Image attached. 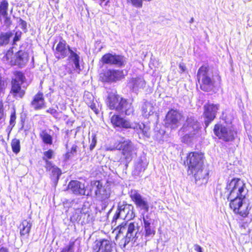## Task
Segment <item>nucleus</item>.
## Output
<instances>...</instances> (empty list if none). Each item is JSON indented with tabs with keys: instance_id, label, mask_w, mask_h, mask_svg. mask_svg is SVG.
<instances>
[{
	"instance_id": "nucleus-1",
	"label": "nucleus",
	"mask_w": 252,
	"mask_h": 252,
	"mask_svg": "<svg viewBox=\"0 0 252 252\" xmlns=\"http://www.w3.org/2000/svg\"><path fill=\"white\" fill-rule=\"evenodd\" d=\"M227 199L234 213L246 217L252 207V202L248 198V189L246 184L239 178H234L226 185Z\"/></svg>"
},
{
	"instance_id": "nucleus-2",
	"label": "nucleus",
	"mask_w": 252,
	"mask_h": 252,
	"mask_svg": "<svg viewBox=\"0 0 252 252\" xmlns=\"http://www.w3.org/2000/svg\"><path fill=\"white\" fill-rule=\"evenodd\" d=\"M187 163L189 167V174L194 176L196 182L201 180V184L207 183L209 173L204 168V155L202 153L196 152L189 153Z\"/></svg>"
},
{
	"instance_id": "nucleus-3",
	"label": "nucleus",
	"mask_w": 252,
	"mask_h": 252,
	"mask_svg": "<svg viewBox=\"0 0 252 252\" xmlns=\"http://www.w3.org/2000/svg\"><path fill=\"white\" fill-rule=\"evenodd\" d=\"M185 135L182 137V141L189 143L200 135V125L197 121L191 116H188L183 126Z\"/></svg>"
},
{
	"instance_id": "nucleus-4",
	"label": "nucleus",
	"mask_w": 252,
	"mask_h": 252,
	"mask_svg": "<svg viewBox=\"0 0 252 252\" xmlns=\"http://www.w3.org/2000/svg\"><path fill=\"white\" fill-rule=\"evenodd\" d=\"M197 79L200 88L203 91L209 92L215 87V79L212 72L207 66H201L197 72Z\"/></svg>"
},
{
	"instance_id": "nucleus-5",
	"label": "nucleus",
	"mask_w": 252,
	"mask_h": 252,
	"mask_svg": "<svg viewBox=\"0 0 252 252\" xmlns=\"http://www.w3.org/2000/svg\"><path fill=\"white\" fill-rule=\"evenodd\" d=\"M118 228L119 229V235L126 232L124 247L130 241L133 243L135 242L141 235V231H139L140 226L136 222H130L127 224L122 223Z\"/></svg>"
},
{
	"instance_id": "nucleus-6",
	"label": "nucleus",
	"mask_w": 252,
	"mask_h": 252,
	"mask_svg": "<svg viewBox=\"0 0 252 252\" xmlns=\"http://www.w3.org/2000/svg\"><path fill=\"white\" fill-rule=\"evenodd\" d=\"M112 124L115 126L125 128H133L137 131L138 133H142L144 136L149 137V128L143 123H136L131 124L130 122L119 115H113L111 119Z\"/></svg>"
},
{
	"instance_id": "nucleus-7",
	"label": "nucleus",
	"mask_w": 252,
	"mask_h": 252,
	"mask_svg": "<svg viewBox=\"0 0 252 252\" xmlns=\"http://www.w3.org/2000/svg\"><path fill=\"white\" fill-rule=\"evenodd\" d=\"M116 148L117 149L122 151L121 162H124L126 166H127V164L133 158L135 151L134 145L130 140L123 138L116 144Z\"/></svg>"
},
{
	"instance_id": "nucleus-8",
	"label": "nucleus",
	"mask_w": 252,
	"mask_h": 252,
	"mask_svg": "<svg viewBox=\"0 0 252 252\" xmlns=\"http://www.w3.org/2000/svg\"><path fill=\"white\" fill-rule=\"evenodd\" d=\"M214 132L219 139L224 142L233 141L237 134L232 126L227 124H217L214 128Z\"/></svg>"
},
{
	"instance_id": "nucleus-9",
	"label": "nucleus",
	"mask_w": 252,
	"mask_h": 252,
	"mask_svg": "<svg viewBox=\"0 0 252 252\" xmlns=\"http://www.w3.org/2000/svg\"><path fill=\"white\" fill-rule=\"evenodd\" d=\"M135 217L134 207L126 202H120L118 204L117 212L113 217L112 223L116 222V220L121 218L126 220H129Z\"/></svg>"
},
{
	"instance_id": "nucleus-10",
	"label": "nucleus",
	"mask_w": 252,
	"mask_h": 252,
	"mask_svg": "<svg viewBox=\"0 0 252 252\" xmlns=\"http://www.w3.org/2000/svg\"><path fill=\"white\" fill-rule=\"evenodd\" d=\"M130 197L137 208L142 211L147 213L149 210V203L146 198L143 197L136 190H132L130 192Z\"/></svg>"
},
{
	"instance_id": "nucleus-11",
	"label": "nucleus",
	"mask_w": 252,
	"mask_h": 252,
	"mask_svg": "<svg viewBox=\"0 0 252 252\" xmlns=\"http://www.w3.org/2000/svg\"><path fill=\"white\" fill-rule=\"evenodd\" d=\"M101 62L104 64L115 65L118 67L124 66L126 63V59L121 55L107 53L103 56Z\"/></svg>"
},
{
	"instance_id": "nucleus-12",
	"label": "nucleus",
	"mask_w": 252,
	"mask_h": 252,
	"mask_svg": "<svg viewBox=\"0 0 252 252\" xmlns=\"http://www.w3.org/2000/svg\"><path fill=\"white\" fill-rule=\"evenodd\" d=\"M93 189L94 190L95 195L99 200L104 201L110 197V188L108 186H103L99 181L93 182Z\"/></svg>"
},
{
	"instance_id": "nucleus-13",
	"label": "nucleus",
	"mask_w": 252,
	"mask_h": 252,
	"mask_svg": "<svg viewBox=\"0 0 252 252\" xmlns=\"http://www.w3.org/2000/svg\"><path fill=\"white\" fill-rule=\"evenodd\" d=\"M181 119L182 115L180 113L176 110L171 109L166 116L165 126L172 129L176 128L179 126Z\"/></svg>"
},
{
	"instance_id": "nucleus-14",
	"label": "nucleus",
	"mask_w": 252,
	"mask_h": 252,
	"mask_svg": "<svg viewBox=\"0 0 252 252\" xmlns=\"http://www.w3.org/2000/svg\"><path fill=\"white\" fill-rule=\"evenodd\" d=\"M127 74V72L126 70L109 69L104 73L102 79L104 81L108 82H117L123 79Z\"/></svg>"
},
{
	"instance_id": "nucleus-15",
	"label": "nucleus",
	"mask_w": 252,
	"mask_h": 252,
	"mask_svg": "<svg viewBox=\"0 0 252 252\" xmlns=\"http://www.w3.org/2000/svg\"><path fill=\"white\" fill-rule=\"evenodd\" d=\"M219 108V104L207 103L204 106V116L205 118L204 123L206 127L215 118L217 111Z\"/></svg>"
},
{
	"instance_id": "nucleus-16",
	"label": "nucleus",
	"mask_w": 252,
	"mask_h": 252,
	"mask_svg": "<svg viewBox=\"0 0 252 252\" xmlns=\"http://www.w3.org/2000/svg\"><path fill=\"white\" fill-rule=\"evenodd\" d=\"M73 48H71L64 40H61L57 44L54 55L56 58L62 59L66 57Z\"/></svg>"
},
{
	"instance_id": "nucleus-17",
	"label": "nucleus",
	"mask_w": 252,
	"mask_h": 252,
	"mask_svg": "<svg viewBox=\"0 0 252 252\" xmlns=\"http://www.w3.org/2000/svg\"><path fill=\"white\" fill-rule=\"evenodd\" d=\"M80 52L77 50L76 48H73L69 53L67 61L71 64L74 70L78 73L81 70L80 66Z\"/></svg>"
},
{
	"instance_id": "nucleus-18",
	"label": "nucleus",
	"mask_w": 252,
	"mask_h": 252,
	"mask_svg": "<svg viewBox=\"0 0 252 252\" xmlns=\"http://www.w3.org/2000/svg\"><path fill=\"white\" fill-rule=\"evenodd\" d=\"M28 60V54L26 52L20 50L15 55L14 60H11L10 62L12 65H16L20 67H23L27 64Z\"/></svg>"
},
{
	"instance_id": "nucleus-19",
	"label": "nucleus",
	"mask_w": 252,
	"mask_h": 252,
	"mask_svg": "<svg viewBox=\"0 0 252 252\" xmlns=\"http://www.w3.org/2000/svg\"><path fill=\"white\" fill-rule=\"evenodd\" d=\"M146 82L142 77L132 78L128 83V87L134 92L137 93L139 90L143 89Z\"/></svg>"
},
{
	"instance_id": "nucleus-20",
	"label": "nucleus",
	"mask_w": 252,
	"mask_h": 252,
	"mask_svg": "<svg viewBox=\"0 0 252 252\" xmlns=\"http://www.w3.org/2000/svg\"><path fill=\"white\" fill-rule=\"evenodd\" d=\"M68 189L76 195H85L84 184L76 180H73L68 185Z\"/></svg>"
},
{
	"instance_id": "nucleus-21",
	"label": "nucleus",
	"mask_w": 252,
	"mask_h": 252,
	"mask_svg": "<svg viewBox=\"0 0 252 252\" xmlns=\"http://www.w3.org/2000/svg\"><path fill=\"white\" fill-rule=\"evenodd\" d=\"M108 104L110 109L121 110L120 105L124 98L118 94H111L108 97Z\"/></svg>"
},
{
	"instance_id": "nucleus-22",
	"label": "nucleus",
	"mask_w": 252,
	"mask_h": 252,
	"mask_svg": "<svg viewBox=\"0 0 252 252\" xmlns=\"http://www.w3.org/2000/svg\"><path fill=\"white\" fill-rule=\"evenodd\" d=\"M112 243L109 240L103 239L97 241L95 246L96 252H112Z\"/></svg>"
},
{
	"instance_id": "nucleus-23",
	"label": "nucleus",
	"mask_w": 252,
	"mask_h": 252,
	"mask_svg": "<svg viewBox=\"0 0 252 252\" xmlns=\"http://www.w3.org/2000/svg\"><path fill=\"white\" fill-rule=\"evenodd\" d=\"M44 103L42 93H38L34 96L31 103V105L34 110H36L43 108L44 107Z\"/></svg>"
},
{
	"instance_id": "nucleus-24",
	"label": "nucleus",
	"mask_w": 252,
	"mask_h": 252,
	"mask_svg": "<svg viewBox=\"0 0 252 252\" xmlns=\"http://www.w3.org/2000/svg\"><path fill=\"white\" fill-rule=\"evenodd\" d=\"M11 84L10 93L16 98H22L25 94V91L21 89L22 84L11 82Z\"/></svg>"
},
{
	"instance_id": "nucleus-25",
	"label": "nucleus",
	"mask_w": 252,
	"mask_h": 252,
	"mask_svg": "<svg viewBox=\"0 0 252 252\" xmlns=\"http://www.w3.org/2000/svg\"><path fill=\"white\" fill-rule=\"evenodd\" d=\"M121 110H118V112L125 113L126 115L132 114L134 112V109L132 106V103L127 101L126 99H123L120 105Z\"/></svg>"
},
{
	"instance_id": "nucleus-26",
	"label": "nucleus",
	"mask_w": 252,
	"mask_h": 252,
	"mask_svg": "<svg viewBox=\"0 0 252 252\" xmlns=\"http://www.w3.org/2000/svg\"><path fill=\"white\" fill-rule=\"evenodd\" d=\"M84 99L92 110L96 114L98 113V109L96 108L95 103L94 102V97L93 94L89 92L85 93L84 95Z\"/></svg>"
},
{
	"instance_id": "nucleus-27",
	"label": "nucleus",
	"mask_w": 252,
	"mask_h": 252,
	"mask_svg": "<svg viewBox=\"0 0 252 252\" xmlns=\"http://www.w3.org/2000/svg\"><path fill=\"white\" fill-rule=\"evenodd\" d=\"M141 111L142 115L144 117L148 118L154 112V106L151 103L147 101L145 102L142 106Z\"/></svg>"
},
{
	"instance_id": "nucleus-28",
	"label": "nucleus",
	"mask_w": 252,
	"mask_h": 252,
	"mask_svg": "<svg viewBox=\"0 0 252 252\" xmlns=\"http://www.w3.org/2000/svg\"><path fill=\"white\" fill-rule=\"evenodd\" d=\"M32 225V224L30 221L24 220L20 225V234L21 235L28 234L30 232Z\"/></svg>"
},
{
	"instance_id": "nucleus-29",
	"label": "nucleus",
	"mask_w": 252,
	"mask_h": 252,
	"mask_svg": "<svg viewBox=\"0 0 252 252\" xmlns=\"http://www.w3.org/2000/svg\"><path fill=\"white\" fill-rule=\"evenodd\" d=\"M12 36V33L11 32H1L0 33V46L7 45L9 43L10 38Z\"/></svg>"
},
{
	"instance_id": "nucleus-30",
	"label": "nucleus",
	"mask_w": 252,
	"mask_h": 252,
	"mask_svg": "<svg viewBox=\"0 0 252 252\" xmlns=\"http://www.w3.org/2000/svg\"><path fill=\"white\" fill-rule=\"evenodd\" d=\"M151 224L152 223H148L144 224L145 237L146 238L153 237L156 233L155 228Z\"/></svg>"
},
{
	"instance_id": "nucleus-31",
	"label": "nucleus",
	"mask_w": 252,
	"mask_h": 252,
	"mask_svg": "<svg viewBox=\"0 0 252 252\" xmlns=\"http://www.w3.org/2000/svg\"><path fill=\"white\" fill-rule=\"evenodd\" d=\"M40 136L45 144L49 145H51L52 144V137L45 130H43L40 132Z\"/></svg>"
},
{
	"instance_id": "nucleus-32",
	"label": "nucleus",
	"mask_w": 252,
	"mask_h": 252,
	"mask_svg": "<svg viewBox=\"0 0 252 252\" xmlns=\"http://www.w3.org/2000/svg\"><path fill=\"white\" fill-rule=\"evenodd\" d=\"M8 3L5 0H2L0 3V15L6 16L8 15Z\"/></svg>"
},
{
	"instance_id": "nucleus-33",
	"label": "nucleus",
	"mask_w": 252,
	"mask_h": 252,
	"mask_svg": "<svg viewBox=\"0 0 252 252\" xmlns=\"http://www.w3.org/2000/svg\"><path fill=\"white\" fill-rule=\"evenodd\" d=\"M15 78L12 80V82L23 84L25 80L24 74L20 71H15L14 73Z\"/></svg>"
},
{
	"instance_id": "nucleus-34",
	"label": "nucleus",
	"mask_w": 252,
	"mask_h": 252,
	"mask_svg": "<svg viewBox=\"0 0 252 252\" xmlns=\"http://www.w3.org/2000/svg\"><path fill=\"white\" fill-rule=\"evenodd\" d=\"M11 145L12 151L14 153L18 154L19 153L20 151V142L19 139L16 138L12 139L11 141Z\"/></svg>"
},
{
	"instance_id": "nucleus-35",
	"label": "nucleus",
	"mask_w": 252,
	"mask_h": 252,
	"mask_svg": "<svg viewBox=\"0 0 252 252\" xmlns=\"http://www.w3.org/2000/svg\"><path fill=\"white\" fill-rule=\"evenodd\" d=\"M146 213H145L143 211H142L141 213V216L143 219L144 224L152 223L153 220L150 217V215L149 214H146Z\"/></svg>"
},
{
	"instance_id": "nucleus-36",
	"label": "nucleus",
	"mask_w": 252,
	"mask_h": 252,
	"mask_svg": "<svg viewBox=\"0 0 252 252\" xmlns=\"http://www.w3.org/2000/svg\"><path fill=\"white\" fill-rule=\"evenodd\" d=\"M51 170L53 177H55L57 180H58L60 176L62 174V172L60 169L57 167H52V168Z\"/></svg>"
},
{
	"instance_id": "nucleus-37",
	"label": "nucleus",
	"mask_w": 252,
	"mask_h": 252,
	"mask_svg": "<svg viewBox=\"0 0 252 252\" xmlns=\"http://www.w3.org/2000/svg\"><path fill=\"white\" fill-rule=\"evenodd\" d=\"M74 241H70L67 246L64 248L61 252H74Z\"/></svg>"
},
{
	"instance_id": "nucleus-38",
	"label": "nucleus",
	"mask_w": 252,
	"mask_h": 252,
	"mask_svg": "<svg viewBox=\"0 0 252 252\" xmlns=\"http://www.w3.org/2000/svg\"><path fill=\"white\" fill-rule=\"evenodd\" d=\"M147 164H144L142 160H140L136 166V169L139 173L144 171L146 168Z\"/></svg>"
},
{
	"instance_id": "nucleus-39",
	"label": "nucleus",
	"mask_w": 252,
	"mask_h": 252,
	"mask_svg": "<svg viewBox=\"0 0 252 252\" xmlns=\"http://www.w3.org/2000/svg\"><path fill=\"white\" fill-rule=\"evenodd\" d=\"M16 119V117L15 112H13L11 114V116H10V122H9L10 125L8 126V127L10 128L9 132L11 130V129H12V128L14 127V126L15 125Z\"/></svg>"
},
{
	"instance_id": "nucleus-40",
	"label": "nucleus",
	"mask_w": 252,
	"mask_h": 252,
	"mask_svg": "<svg viewBox=\"0 0 252 252\" xmlns=\"http://www.w3.org/2000/svg\"><path fill=\"white\" fill-rule=\"evenodd\" d=\"M4 19V25L7 28H9L10 26L12 24V22L11 21L10 18L8 16V15H6V16H2Z\"/></svg>"
},
{
	"instance_id": "nucleus-41",
	"label": "nucleus",
	"mask_w": 252,
	"mask_h": 252,
	"mask_svg": "<svg viewBox=\"0 0 252 252\" xmlns=\"http://www.w3.org/2000/svg\"><path fill=\"white\" fill-rule=\"evenodd\" d=\"M77 146L76 145H73L70 153H67L66 154V157L67 158H69L70 157V155H72V156L75 155L76 154L77 152Z\"/></svg>"
},
{
	"instance_id": "nucleus-42",
	"label": "nucleus",
	"mask_w": 252,
	"mask_h": 252,
	"mask_svg": "<svg viewBox=\"0 0 252 252\" xmlns=\"http://www.w3.org/2000/svg\"><path fill=\"white\" fill-rule=\"evenodd\" d=\"M96 143V139L95 135L94 134H92V139L91 141V144L90 146V150L92 151L94 148Z\"/></svg>"
},
{
	"instance_id": "nucleus-43",
	"label": "nucleus",
	"mask_w": 252,
	"mask_h": 252,
	"mask_svg": "<svg viewBox=\"0 0 252 252\" xmlns=\"http://www.w3.org/2000/svg\"><path fill=\"white\" fill-rule=\"evenodd\" d=\"M53 153L54 151L50 149L44 153V157L43 158H45L47 159H51L53 157Z\"/></svg>"
},
{
	"instance_id": "nucleus-44",
	"label": "nucleus",
	"mask_w": 252,
	"mask_h": 252,
	"mask_svg": "<svg viewBox=\"0 0 252 252\" xmlns=\"http://www.w3.org/2000/svg\"><path fill=\"white\" fill-rule=\"evenodd\" d=\"M131 3L133 6L141 8L142 6V0H131Z\"/></svg>"
},
{
	"instance_id": "nucleus-45",
	"label": "nucleus",
	"mask_w": 252,
	"mask_h": 252,
	"mask_svg": "<svg viewBox=\"0 0 252 252\" xmlns=\"http://www.w3.org/2000/svg\"><path fill=\"white\" fill-rule=\"evenodd\" d=\"M19 25L20 26L21 28L23 30H27V22L22 19L20 18L18 21Z\"/></svg>"
},
{
	"instance_id": "nucleus-46",
	"label": "nucleus",
	"mask_w": 252,
	"mask_h": 252,
	"mask_svg": "<svg viewBox=\"0 0 252 252\" xmlns=\"http://www.w3.org/2000/svg\"><path fill=\"white\" fill-rule=\"evenodd\" d=\"M21 34L22 32L21 31H17L15 32V36L13 39L14 43H15L16 42L19 41L20 39Z\"/></svg>"
},
{
	"instance_id": "nucleus-47",
	"label": "nucleus",
	"mask_w": 252,
	"mask_h": 252,
	"mask_svg": "<svg viewBox=\"0 0 252 252\" xmlns=\"http://www.w3.org/2000/svg\"><path fill=\"white\" fill-rule=\"evenodd\" d=\"M43 159L46 162V168L47 170H50L52 168V167H53L51 161L48 160L45 158H43Z\"/></svg>"
},
{
	"instance_id": "nucleus-48",
	"label": "nucleus",
	"mask_w": 252,
	"mask_h": 252,
	"mask_svg": "<svg viewBox=\"0 0 252 252\" xmlns=\"http://www.w3.org/2000/svg\"><path fill=\"white\" fill-rule=\"evenodd\" d=\"M4 117L3 103L0 102V120L2 119Z\"/></svg>"
},
{
	"instance_id": "nucleus-49",
	"label": "nucleus",
	"mask_w": 252,
	"mask_h": 252,
	"mask_svg": "<svg viewBox=\"0 0 252 252\" xmlns=\"http://www.w3.org/2000/svg\"><path fill=\"white\" fill-rule=\"evenodd\" d=\"M46 112L47 113H50L51 114H52L54 117L55 116V114L57 113V110L54 109V108H50L49 109L47 110H46Z\"/></svg>"
},
{
	"instance_id": "nucleus-50",
	"label": "nucleus",
	"mask_w": 252,
	"mask_h": 252,
	"mask_svg": "<svg viewBox=\"0 0 252 252\" xmlns=\"http://www.w3.org/2000/svg\"><path fill=\"white\" fill-rule=\"evenodd\" d=\"M12 53L11 52H10V51H8L6 55L3 57V60L5 61H8L9 59V58L10 57V56L12 55Z\"/></svg>"
},
{
	"instance_id": "nucleus-51",
	"label": "nucleus",
	"mask_w": 252,
	"mask_h": 252,
	"mask_svg": "<svg viewBox=\"0 0 252 252\" xmlns=\"http://www.w3.org/2000/svg\"><path fill=\"white\" fill-rule=\"evenodd\" d=\"M194 250L197 252H202V248L197 244L194 245Z\"/></svg>"
},
{
	"instance_id": "nucleus-52",
	"label": "nucleus",
	"mask_w": 252,
	"mask_h": 252,
	"mask_svg": "<svg viewBox=\"0 0 252 252\" xmlns=\"http://www.w3.org/2000/svg\"><path fill=\"white\" fill-rule=\"evenodd\" d=\"M179 68L181 72H183L186 70V67L184 63H180L179 64Z\"/></svg>"
},
{
	"instance_id": "nucleus-53",
	"label": "nucleus",
	"mask_w": 252,
	"mask_h": 252,
	"mask_svg": "<svg viewBox=\"0 0 252 252\" xmlns=\"http://www.w3.org/2000/svg\"><path fill=\"white\" fill-rule=\"evenodd\" d=\"M0 252H8V250L5 248H0Z\"/></svg>"
},
{
	"instance_id": "nucleus-54",
	"label": "nucleus",
	"mask_w": 252,
	"mask_h": 252,
	"mask_svg": "<svg viewBox=\"0 0 252 252\" xmlns=\"http://www.w3.org/2000/svg\"><path fill=\"white\" fill-rule=\"evenodd\" d=\"M194 22V18L192 17L190 20H189V23H192Z\"/></svg>"
}]
</instances>
